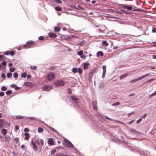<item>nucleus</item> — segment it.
Listing matches in <instances>:
<instances>
[{"label": "nucleus", "instance_id": "obj_30", "mask_svg": "<svg viewBox=\"0 0 156 156\" xmlns=\"http://www.w3.org/2000/svg\"><path fill=\"white\" fill-rule=\"evenodd\" d=\"M12 73H7V77L9 78L11 77L12 76Z\"/></svg>", "mask_w": 156, "mask_h": 156}, {"label": "nucleus", "instance_id": "obj_35", "mask_svg": "<svg viewBox=\"0 0 156 156\" xmlns=\"http://www.w3.org/2000/svg\"><path fill=\"white\" fill-rule=\"evenodd\" d=\"M120 104V103L119 102H117L113 104L112 105V106H114L116 105H119Z\"/></svg>", "mask_w": 156, "mask_h": 156}, {"label": "nucleus", "instance_id": "obj_37", "mask_svg": "<svg viewBox=\"0 0 156 156\" xmlns=\"http://www.w3.org/2000/svg\"><path fill=\"white\" fill-rule=\"evenodd\" d=\"M12 92L11 90H8L6 91V93L7 95H9L11 94Z\"/></svg>", "mask_w": 156, "mask_h": 156}, {"label": "nucleus", "instance_id": "obj_31", "mask_svg": "<svg viewBox=\"0 0 156 156\" xmlns=\"http://www.w3.org/2000/svg\"><path fill=\"white\" fill-rule=\"evenodd\" d=\"M24 117V116L21 115H18L16 116V119H23Z\"/></svg>", "mask_w": 156, "mask_h": 156}, {"label": "nucleus", "instance_id": "obj_27", "mask_svg": "<svg viewBox=\"0 0 156 156\" xmlns=\"http://www.w3.org/2000/svg\"><path fill=\"white\" fill-rule=\"evenodd\" d=\"M55 9L57 11H60L62 10L61 8L60 7H55Z\"/></svg>", "mask_w": 156, "mask_h": 156}, {"label": "nucleus", "instance_id": "obj_47", "mask_svg": "<svg viewBox=\"0 0 156 156\" xmlns=\"http://www.w3.org/2000/svg\"><path fill=\"white\" fill-rule=\"evenodd\" d=\"M64 38H65V39L66 40H70L71 39V38L70 37L67 36H66V37H64Z\"/></svg>", "mask_w": 156, "mask_h": 156}, {"label": "nucleus", "instance_id": "obj_17", "mask_svg": "<svg viewBox=\"0 0 156 156\" xmlns=\"http://www.w3.org/2000/svg\"><path fill=\"white\" fill-rule=\"evenodd\" d=\"M105 118L106 119H108L109 120H111V121H113L114 120V121H115V122H118L119 123V121H118V120H114L113 119L110 118L108 116H107L106 115L105 116Z\"/></svg>", "mask_w": 156, "mask_h": 156}, {"label": "nucleus", "instance_id": "obj_10", "mask_svg": "<svg viewBox=\"0 0 156 156\" xmlns=\"http://www.w3.org/2000/svg\"><path fill=\"white\" fill-rule=\"evenodd\" d=\"M150 75V73H148L147 74H145L144 75H143L142 76H141L140 77H139L137 78V81H139L140 80Z\"/></svg>", "mask_w": 156, "mask_h": 156}, {"label": "nucleus", "instance_id": "obj_21", "mask_svg": "<svg viewBox=\"0 0 156 156\" xmlns=\"http://www.w3.org/2000/svg\"><path fill=\"white\" fill-rule=\"evenodd\" d=\"M1 132L4 135H5L7 133V130L5 129H2L1 130Z\"/></svg>", "mask_w": 156, "mask_h": 156}, {"label": "nucleus", "instance_id": "obj_25", "mask_svg": "<svg viewBox=\"0 0 156 156\" xmlns=\"http://www.w3.org/2000/svg\"><path fill=\"white\" fill-rule=\"evenodd\" d=\"M85 44V42L84 41H81L79 43V44L81 46H82L84 45Z\"/></svg>", "mask_w": 156, "mask_h": 156}, {"label": "nucleus", "instance_id": "obj_24", "mask_svg": "<svg viewBox=\"0 0 156 156\" xmlns=\"http://www.w3.org/2000/svg\"><path fill=\"white\" fill-rule=\"evenodd\" d=\"M27 76V73H23L21 74V77L22 78H25Z\"/></svg>", "mask_w": 156, "mask_h": 156}, {"label": "nucleus", "instance_id": "obj_63", "mask_svg": "<svg viewBox=\"0 0 156 156\" xmlns=\"http://www.w3.org/2000/svg\"><path fill=\"white\" fill-rule=\"evenodd\" d=\"M152 57L154 59H156V55H151Z\"/></svg>", "mask_w": 156, "mask_h": 156}, {"label": "nucleus", "instance_id": "obj_54", "mask_svg": "<svg viewBox=\"0 0 156 156\" xmlns=\"http://www.w3.org/2000/svg\"><path fill=\"white\" fill-rule=\"evenodd\" d=\"M4 54L6 55H9L10 54L9 51H6L4 53Z\"/></svg>", "mask_w": 156, "mask_h": 156}, {"label": "nucleus", "instance_id": "obj_18", "mask_svg": "<svg viewBox=\"0 0 156 156\" xmlns=\"http://www.w3.org/2000/svg\"><path fill=\"white\" fill-rule=\"evenodd\" d=\"M48 128L50 129L53 132L55 133H58V132L55 129H54L52 127L49 126H48Z\"/></svg>", "mask_w": 156, "mask_h": 156}, {"label": "nucleus", "instance_id": "obj_57", "mask_svg": "<svg viewBox=\"0 0 156 156\" xmlns=\"http://www.w3.org/2000/svg\"><path fill=\"white\" fill-rule=\"evenodd\" d=\"M141 118H140L139 119H138L137 121V122H136V123H139L141 121Z\"/></svg>", "mask_w": 156, "mask_h": 156}, {"label": "nucleus", "instance_id": "obj_60", "mask_svg": "<svg viewBox=\"0 0 156 156\" xmlns=\"http://www.w3.org/2000/svg\"><path fill=\"white\" fill-rule=\"evenodd\" d=\"M80 58H82L85 59L86 58V57L83 55H82L80 56Z\"/></svg>", "mask_w": 156, "mask_h": 156}, {"label": "nucleus", "instance_id": "obj_3", "mask_svg": "<svg viewBox=\"0 0 156 156\" xmlns=\"http://www.w3.org/2000/svg\"><path fill=\"white\" fill-rule=\"evenodd\" d=\"M118 6L119 7L128 10H132V7L131 6H128L125 4H118Z\"/></svg>", "mask_w": 156, "mask_h": 156}, {"label": "nucleus", "instance_id": "obj_59", "mask_svg": "<svg viewBox=\"0 0 156 156\" xmlns=\"http://www.w3.org/2000/svg\"><path fill=\"white\" fill-rule=\"evenodd\" d=\"M1 64L2 66H5L6 64V62L5 61L3 62Z\"/></svg>", "mask_w": 156, "mask_h": 156}, {"label": "nucleus", "instance_id": "obj_62", "mask_svg": "<svg viewBox=\"0 0 156 156\" xmlns=\"http://www.w3.org/2000/svg\"><path fill=\"white\" fill-rule=\"evenodd\" d=\"M26 76L27 79H30L31 78V76L30 75H27Z\"/></svg>", "mask_w": 156, "mask_h": 156}, {"label": "nucleus", "instance_id": "obj_45", "mask_svg": "<svg viewBox=\"0 0 156 156\" xmlns=\"http://www.w3.org/2000/svg\"><path fill=\"white\" fill-rule=\"evenodd\" d=\"M12 86H14L15 87V89L16 90H18L20 89L19 87L16 86L15 85L12 84Z\"/></svg>", "mask_w": 156, "mask_h": 156}, {"label": "nucleus", "instance_id": "obj_32", "mask_svg": "<svg viewBox=\"0 0 156 156\" xmlns=\"http://www.w3.org/2000/svg\"><path fill=\"white\" fill-rule=\"evenodd\" d=\"M15 70V68L13 67H12L9 69V71L11 72H14Z\"/></svg>", "mask_w": 156, "mask_h": 156}, {"label": "nucleus", "instance_id": "obj_14", "mask_svg": "<svg viewBox=\"0 0 156 156\" xmlns=\"http://www.w3.org/2000/svg\"><path fill=\"white\" fill-rule=\"evenodd\" d=\"M96 55L97 57H99L100 56H102L103 55V53L101 51H99L97 52Z\"/></svg>", "mask_w": 156, "mask_h": 156}, {"label": "nucleus", "instance_id": "obj_9", "mask_svg": "<svg viewBox=\"0 0 156 156\" xmlns=\"http://www.w3.org/2000/svg\"><path fill=\"white\" fill-rule=\"evenodd\" d=\"M52 87L51 86H45L43 87V90L48 91L49 90L52 89Z\"/></svg>", "mask_w": 156, "mask_h": 156}, {"label": "nucleus", "instance_id": "obj_53", "mask_svg": "<svg viewBox=\"0 0 156 156\" xmlns=\"http://www.w3.org/2000/svg\"><path fill=\"white\" fill-rule=\"evenodd\" d=\"M44 38V37L43 36H40L38 38L40 40H43Z\"/></svg>", "mask_w": 156, "mask_h": 156}, {"label": "nucleus", "instance_id": "obj_64", "mask_svg": "<svg viewBox=\"0 0 156 156\" xmlns=\"http://www.w3.org/2000/svg\"><path fill=\"white\" fill-rule=\"evenodd\" d=\"M109 12H113L115 11V10H113L112 9H110L109 10Z\"/></svg>", "mask_w": 156, "mask_h": 156}, {"label": "nucleus", "instance_id": "obj_44", "mask_svg": "<svg viewBox=\"0 0 156 156\" xmlns=\"http://www.w3.org/2000/svg\"><path fill=\"white\" fill-rule=\"evenodd\" d=\"M1 119H0V128H2L3 127V123L1 121Z\"/></svg>", "mask_w": 156, "mask_h": 156}, {"label": "nucleus", "instance_id": "obj_7", "mask_svg": "<svg viewBox=\"0 0 156 156\" xmlns=\"http://www.w3.org/2000/svg\"><path fill=\"white\" fill-rule=\"evenodd\" d=\"M56 86H63L64 85V83L63 80H58L54 83Z\"/></svg>", "mask_w": 156, "mask_h": 156}, {"label": "nucleus", "instance_id": "obj_48", "mask_svg": "<svg viewBox=\"0 0 156 156\" xmlns=\"http://www.w3.org/2000/svg\"><path fill=\"white\" fill-rule=\"evenodd\" d=\"M40 142H41V146L43 145L44 144V142L43 140L42 139H41Z\"/></svg>", "mask_w": 156, "mask_h": 156}, {"label": "nucleus", "instance_id": "obj_42", "mask_svg": "<svg viewBox=\"0 0 156 156\" xmlns=\"http://www.w3.org/2000/svg\"><path fill=\"white\" fill-rule=\"evenodd\" d=\"M56 150L54 149L51 151V154H54L56 152Z\"/></svg>", "mask_w": 156, "mask_h": 156}, {"label": "nucleus", "instance_id": "obj_1", "mask_svg": "<svg viewBox=\"0 0 156 156\" xmlns=\"http://www.w3.org/2000/svg\"><path fill=\"white\" fill-rule=\"evenodd\" d=\"M71 99L73 101V102L72 103H75V105L76 106H77L81 109L83 107V105L81 102H79V100L77 98L71 96Z\"/></svg>", "mask_w": 156, "mask_h": 156}, {"label": "nucleus", "instance_id": "obj_58", "mask_svg": "<svg viewBox=\"0 0 156 156\" xmlns=\"http://www.w3.org/2000/svg\"><path fill=\"white\" fill-rule=\"evenodd\" d=\"M36 144H37V145H39L40 144V141L38 140H37L35 141V142Z\"/></svg>", "mask_w": 156, "mask_h": 156}, {"label": "nucleus", "instance_id": "obj_2", "mask_svg": "<svg viewBox=\"0 0 156 156\" xmlns=\"http://www.w3.org/2000/svg\"><path fill=\"white\" fill-rule=\"evenodd\" d=\"M64 145L66 147H74L72 143L66 139H65Z\"/></svg>", "mask_w": 156, "mask_h": 156}, {"label": "nucleus", "instance_id": "obj_12", "mask_svg": "<svg viewBox=\"0 0 156 156\" xmlns=\"http://www.w3.org/2000/svg\"><path fill=\"white\" fill-rule=\"evenodd\" d=\"M49 36L50 37H57L56 34L52 33H50L48 34Z\"/></svg>", "mask_w": 156, "mask_h": 156}, {"label": "nucleus", "instance_id": "obj_46", "mask_svg": "<svg viewBox=\"0 0 156 156\" xmlns=\"http://www.w3.org/2000/svg\"><path fill=\"white\" fill-rule=\"evenodd\" d=\"M132 11H140V9H133L132 8Z\"/></svg>", "mask_w": 156, "mask_h": 156}, {"label": "nucleus", "instance_id": "obj_49", "mask_svg": "<svg viewBox=\"0 0 156 156\" xmlns=\"http://www.w3.org/2000/svg\"><path fill=\"white\" fill-rule=\"evenodd\" d=\"M1 77L2 78H5L6 77V75L4 73H2L1 75Z\"/></svg>", "mask_w": 156, "mask_h": 156}, {"label": "nucleus", "instance_id": "obj_26", "mask_svg": "<svg viewBox=\"0 0 156 156\" xmlns=\"http://www.w3.org/2000/svg\"><path fill=\"white\" fill-rule=\"evenodd\" d=\"M44 131V129L41 127H39L38 128L37 131L39 133H41Z\"/></svg>", "mask_w": 156, "mask_h": 156}, {"label": "nucleus", "instance_id": "obj_33", "mask_svg": "<svg viewBox=\"0 0 156 156\" xmlns=\"http://www.w3.org/2000/svg\"><path fill=\"white\" fill-rule=\"evenodd\" d=\"M102 44L105 45V46H107L108 45V44L107 41H104L102 42Z\"/></svg>", "mask_w": 156, "mask_h": 156}, {"label": "nucleus", "instance_id": "obj_29", "mask_svg": "<svg viewBox=\"0 0 156 156\" xmlns=\"http://www.w3.org/2000/svg\"><path fill=\"white\" fill-rule=\"evenodd\" d=\"M83 51H81L78 52L77 54L78 55H79L80 56L82 55H83Z\"/></svg>", "mask_w": 156, "mask_h": 156}, {"label": "nucleus", "instance_id": "obj_52", "mask_svg": "<svg viewBox=\"0 0 156 156\" xmlns=\"http://www.w3.org/2000/svg\"><path fill=\"white\" fill-rule=\"evenodd\" d=\"M15 140L16 141V144L18 143L19 142V138H15Z\"/></svg>", "mask_w": 156, "mask_h": 156}, {"label": "nucleus", "instance_id": "obj_6", "mask_svg": "<svg viewBox=\"0 0 156 156\" xmlns=\"http://www.w3.org/2000/svg\"><path fill=\"white\" fill-rule=\"evenodd\" d=\"M30 145L32 146V148L33 150L35 151H37L38 147L35 142L32 140L30 143Z\"/></svg>", "mask_w": 156, "mask_h": 156}, {"label": "nucleus", "instance_id": "obj_36", "mask_svg": "<svg viewBox=\"0 0 156 156\" xmlns=\"http://www.w3.org/2000/svg\"><path fill=\"white\" fill-rule=\"evenodd\" d=\"M77 69L76 68H73L72 69V72L74 73H76L77 72Z\"/></svg>", "mask_w": 156, "mask_h": 156}, {"label": "nucleus", "instance_id": "obj_11", "mask_svg": "<svg viewBox=\"0 0 156 156\" xmlns=\"http://www.w3.org/2000/svg\"><path fill=\"white\" fill-rule=\"evenodd\" d=\"M92 105L93 107L95 109V110H97L98 109V107L97 105V101H94L92 102Z\"/></svg>", "mask_w": 156, "mask_h": 156}, {"label": "nucleus", "instance_id": "obj_8", "mask_svg": "<svg viewBox=\"0 0 156 156\" xmlns=\"http://www.w3.org/2000/svg\"><path fill=\"white\" fill-rule=\"evenodd\" d=\"M102 69L103 70L102 78V79H104L105 77L106 71V66L105 65H103L102 66Z\"/></svg>", "mask_w": 156, "mask_h": 156}, {"label": "nucleus", "instance_id": "obj_39", "mask_svg": "<svg viewBox=\"0 0 156 156\" xmlns=\"http://www.w3.org/2000/svg\"><path fill=\"white\" fill-rule=\"evenodd\" d=\"M54 1L57 3L60 4L62 3V2L60 0H54Z\"/></svg>", "mask_w": 156, "mask_h": 156}, {"label": "nucleus", "instance_id": "obj_50", "mask_svg": "<svg viewBox=\"0 0 156 156\" xmlns=\"http://www.w3.org/2000/svg\"><path fill=\"white\" fill-rule=\"evenodd\" d=\"M5 93L3 92H0V96L1 97H3Z\"/></svg>", "mask_w": 156, "mask_h": 156}, {"label": "nucleus", "instance_id": "obj_23", "mask_svg": "<svg viewBox=\"0 0 156 156\" xmlns=\"http://www.w3.org/2000/svg\"><path fill=\"white\" fill-rule=\"evenodd\" d=\"M77 72L80 74H81L83 72L82 69L81 68H78L77 69Z\"/></svg>", "mask_w": 156, "mask_h": 156}, {"label": "nucleus", "instance_id": "obj_15", "mask_svg": "<svg viewBox=\"0 0 156 156\" xmlns=\"http://www.w3.org/2000/svg\"><path fill=\"white\" fill-rule=\"evenodd\" d=\"M24 135L25 136V137L24 138V139L25 140H27L29 139V134L28 133H26L24 134Z\"/></svg>", "mask_w": 156, "mask_h": 156}, {"label": "nucleus", "instance_id": "obj_20", "mask_svg": "<svg viewBox=\"0 0 156 156\" xmlns=\"http://www.w3.org/2000/svg\"><path fill=\"white\" fill-rule=\"evenodd\" d=\"M127 75V73H125L122 74L121 76H120V79H122L123 78H124L125 77H126Z\"/></svg>", "mask_w": 156, "mask_h": 156}, {"label": "nucleus", "instance_id": "obj_19", "mask_svg": "<svg viewBox=\"0 0 156 156\" xmlns=\"http://www.w3.org/2000/svg\"><path fill=\"white\" fill-rule=\"evenodd\" d=\"M89 65V63L87 62L83 64L84 69H87L88 68V66Z\"/></svg>", "mask_w": 156, "mask_h": 156}, {"label": "nucleus", "instance_id": "obj_28", "mask_svg": "<svg viewBox=\"0 0 156 156\" xmlns=\"http://www.w3.org/2000/svg\"><path fill=\"white\" fill-rule=\"evenodd\" d=\"M13 77L15 78H17L18 76V74L17 73L15 72L13 73Z\"/></svg>", "mask_w": 156, "mask_h": 156}, {"label": "nucleus", "instance_id": "obj_34", "mask_svg": "<svg viewBox=\"0 0 156 156\" xmlns=\"http://www.w3.org/2000/svg\"><path fill=\"white\" fill-rule=\"evenodd\" d=\"M7 89L6 87L5 86H2L1 88V90L2 91H5Z\"/></svg>", "mask_w": 156, "mask_h": 156}, {"label": "nucleus", "instance_id": "obj_16", "mask_svg": "<svg viewBox=\"0 0 156 156\" xmlns=\"http://www.w3.org/2000/svg\"><path fill=\"white\" fill-rule=\"evenodd\" d=\"M130 132L131 133H134V134L139 133L138 132L136 131L135 130L133 129H131L130 130Z\"/></svg>", "mask_w": 156, "mask_h": 156}, {"label": "nucleus", "instance_id": "obj_55", "mask_svg": "<svg viewBox=\"0 0 156 156\" xmlns=\"http://www.w3.org/2000/svg\"><path fill=\"white\" fill-rule=\"evenodd\" d=\"M29 129L27 128H26L24 129V131L26 133L29 132Z\"/></svg>", "mask_w": 156, "mask_h": 156}, {"label": "nucleus", "instance_id": "obj_22", "mask_svg": "<svg viewBox=\"0 0 156 156\" xmlns=\"http://www.w3.org/2000/svg\"><path fill=\"white\" fill-rule=\"evenodd\" d=\"M54 30L55 32H59L60 30V28L58 27H54Z\"/></svg>", "mask_w": 156, "mask_h": 156}, {"label": "nucleus", "instance_id": "obj_5", "mask_svg": "<svg viewBox=\"0 0 156 156\" xmlns=\"http://www.w3.org/2000/svg\"><path fill=\"white\" fill-rule=\"evenodd\" d=\"M55 77V74L53 73L48 74L46 76V78L48 81L53 80Z\"/></svg>", "mask_w": 156, "mask_h": 156}, {"label": "nucleus", "instance_id": "obj_51", "mask_svg": "<svg viewBox=\"0 0 156 156\" xmlns=\"http://www.w3.org/2000/svg\"><path fill=\"white\" fill-rule=\"evenodd\" d=\"M137 81H138L137 80V79H134L133 80H132L131 81H130V83H134Z\"/></svg>", "mask_w": 156, "mask_h": 156}, {"label": "nucleus", "instance_id": "obj_41", "mask_svg": "<svg viewBox=\"0 0 156 156\" xmlns=\"http://www.w3.org/2000/svg\"><path fill=\"white\" fill-rule=\"evenodd\" d=\"M152 32L153 33H156V28L155 27H153V29H152Z\"/></svg>", "mask_w": 156, "mask_h": 156}, {"label": "nucleus", "instance_id": "obj_38", "mask_svg": "<svg viewBox=\"0 0 156 156\" xmlns=\"http://www.w3.org/2000/svg\"><path fill=\"white\" fill-rule=\"evenodd\" d=\"M56 156H69L68 155L64 154H57Z\"/></svg>", "mask_w": 156, "mask_h": 156}, {"label": "nucleus", "instance_id": "obj_56", "mask_svg": "<svg viewBox=\"0 0 156 156\" xmlns=\"http://www.w3.org/2000/svg\"><path fill=\"white\" fill-rule=\"evenodd\" d=\"M15 54V52L14 51H11L10 53V54L11 55V56H13V55Z\"/></svg>", "mask_w": 156, "mask_h": 156}, {"label": "nucleus", "instance_id": "obj_4", "mask_svg": "<svg viewBox=\"0 0 156 156\" xmlns=\"http://www.w3.org/2000/svg\"><path fill=\"white\" fill-rule=\"evenodd\" d=\"M34 41H28L27 42V44L23 45V48H31V45H33V43Z\"/></svg>", "mask_w": 156, "mask_h": 156}, {"label": "nucleus", "instance_id": "obj_13", "mask_svg": "<svg viewBox=\"0 0 156 156\" xmlns=\"http://www.w3.org/2000/svg\"><path fill=\"white\" fill-rule=\"evenodd\" d=\"M48 144H49L51 145H52L53 144H54V142L53 141V140L51 138H49L48 140Z\"/></svg>", "mask_w": 156, "mask_h": 156}, {"label": "nucleus", "instance_id": "obj_43", "mask_svg": "<svg viewBox=\"0 0 156 156\" xmlns=\"http://www.w3.org/2000/svg\"><path fill=\"white\" fill-rule=\"evenodd\" d=\"M93 73L92 72H90L89 75V78H92L93 77Z\"/></svg>", "mask_w": 156, "mask_h": 156}, {"label": "nucleus", "instance_id": "obj_40", "mask_svg": "<svg viewBox=\"0 0 156 156\" xmlns=\"http://www.w3.org/2000/svg\"><path fill=\"white\" fill-rule=\"evenodd\" d=\"M37 66H30V68L32 69H37Z\"/></svg>", "mask_w": 156, "mask_h": 156}, {"label": "nucleus", "instance_id": "obj_61", "mask_svg": "<svg viewBox=\"0 0 156 156\" xmlns=\"http://www.w3.org/2000/svg\"><path fill=\"white\" fill-rule=\"evenodd\" d=\"M15 129L16 130H18L19 129V127L18 126H15Z\"/></svg>", "mask_w": 156, "mask_h": 156}]
</instances>
